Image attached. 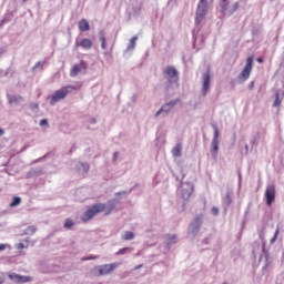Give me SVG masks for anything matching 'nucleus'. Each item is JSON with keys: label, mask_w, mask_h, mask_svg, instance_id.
Segmentation results:
<instances>
[{"label": "nucleus", "mask_w": 284, "mask_h": 284, "mask_svg": "<svg viewBox=\"0 0 284 284\" xmlns=\"http://www.w3.org/2000/svg\"><path fill=\"white\" fill-rule=\"evenodd\" d=\"M281 232V229L277 226L274 233V236L271 239V243H276V239H278V234Z\"/></svg>", "instance_id": "nucleus-24"}, {"label": "nucleus", "mask_w": 284, "mask_h": 284, "mask_svg": "<svg viewBox=\"0 0 284 284\" xmlns=\"http://www.w3.org/2000/svg\"><path fill=\"white\" fill-rule=\"evenodd\" d=\"M254 85H255V82L252 81V82L250 83V85H248V89H250V90H254Z\"/></svg>", "instance_id": "nucleus-34"}, {"label": "nucleus", "mask_w": 284, "mask_h": 284, "mask_svg": "<svg viewBox=\"0 0 284 284\" xmlns=\"http://www.w3.org/2000/svg\"><path fill=\"white\" fill-rule=\"evenodd\" d=\"M252 68H254V55H250L246 59V64L244 69L239 74V81L245 82L250 79V74H252Z\"/></svg>", "instance_id": "nucleus-4"}, {"label": "nucleus", "mask_w": 284, "mask_h": 284, "mask_svg": "<svg viewBox=\"0 0 284 284\" xmlns=\"http://www.w3.org/2000/svg\"><path fill=\"white\" fill-rule=\"evenodd\" d=\"M105 210V204L98 203L92 205L89 210L85 211V213L82 215V221L87 223V221H90L97 216V214H101Z\"/></svg>", "instance_id": "nucleus-2"}, {"label": "nucleus", "mask_w": 284, "mask_h": 284, "mask_svg": "<svg viewBox=\"0 0 284 284\" xmlns=\"http://www.w3.org/2000/svg\"><path fill=\"white\" fill-rule=\"evenodd\" d=\"M40 125H42V126H43V125H48V120H45V119L41 120V121H40Z\"/></svg>", "instance_id": "nucleus-32"}, {"label": "nucleus", "mask_w": 284, "mask_h": 284, "mask_svg": "<svg viewBox=\"0 0 284 284\" xmlns=\"http://www.w3.org/2000/svg\"><path fill=\"white\" fill-rule=\"evenodd\" d=\"M6 250V244H0V252H3Z\"/></svg>", "instance_id": "nucleus-36"}, {"label": "nucleus", "mask_w": 284, "mask_h": 284, "mask_svg": "<svg viewBox=\"0 0 284 284\" xmlns=\"http://www.w3.org/2000/svg\"><path fill=\"white\" fill-rule=\"evenodd\" d=\"M30 108H31V110H37V109H39V104L38 103H31Z\"/></svg>", "instance_id": "nucleus-30"}, {"label": "nucleus", "mask_w": 284, "mask_h": 284, "mask_svg": "<svg viewBox=\"0 0 284 284\" xmlns=\"http://www.w3.org/2000/svg\"><path fill=\"white\" fill-rule=\"evenodd\" d=\"M220 8L221 12L231 17V14H234V12L241 8V4L235 2L232 7H230V0H220Z\"/></svg>", "instance_id": "nucleus-5"}, {"label": "nucleus", "mask_w": 284, "mask_h": 284, "mask_svg": "<svg viewBox=\"0 0 284 284\" xmlns=\"http://www.w3.org/2000/svg\"><path fill=\"white\" fill-rule=\"evenodd\" d=\"M122 239L123 241H132L134 239V233H132V231H126Z\"/></svg>", "instance_id": "nucleus-20"}, {"label": "nucleus", "mask_w": 284, "mask_h": 284, "mask_svg": "<svg viewBox=\"0 0 284 284\" xmlns=\"http://www.w3.org/2000/svg\"><path fill=\"white\" fill-rule=\"evenodd\" d=\"M130 247H123V248H120L116 253H115V256H121L123 254H125V252H129Z\"/></svg>", "instance_id": "nucleus-25"}, {"label": "nucleus", "mask_w": 284, "mask_h": 284, "mask_svg": "<svg viewBox=\"0 0 284 284\" xmlns=\"http://www.w3.org/2000/svg\"><path fill=\"white\" fill-rule=\"evenodd\" d=\"M164 74L169 81V85L171 83H179V71L174 67H166Z\"/></svg>", "instance_id": "nucleus-7"}, {"label": "nucleus", "mask_w": 284, "mask_h": 284, "mask_svg": "<svg viewBox=\"0 0 284 284\" xmlns=\"http://www.w3.org/2000/svg\"><path fill=\"white\" fill-rule=\"evenodd\" d=\"M172 239H173V241H174V239H176V236L173 235Z\"/></svg>", "instance_id": "nucleus-43"}, {"label": "nucleus", "mask_w": 284, "mask_h": 284, "mask_svg": "<svg viewBox=\"0 0 284 284\" xmlns=\"http://www.w3.org/2000/svg\"><path fill=\"white\" fill-rule=\"evenodd\" d=\"M27 1H29V0H23V3H26Z\"/></svg>", "instance_id": "nucleus-44"}, {"label": "nucleus", "mask_w": 284, "mask_h": 284, "mask_svg": "<svg viewBox=\"0 0 284 284\" xmlns=\"http://www.w3.org/2000/svg\"><path fill=\"white\" fill-rule=\"evenodd\" d=\"M176 103H179V100H173V101L169 102L166 105H164L162 109H160V110L156 112L155 116H159V114H161V113L163 112V110H165V108H168V106L174 108V105H175Z\"/></svg>", "instance_id": "nucleus-17"}, {"label": "nucleus", "mask_w": 284, "mask_h": 284, "mask_svg": "<svg viewBox=\"0 0 284 284\" xmlns=\"http://www.w3.org/2000/svg\"><path fill=\"white\" fill-rule=\"evenodd\" d=\"M93 45L92 40L84 38L75 43V48H83V50H91Z\"/></svg>", "instance_id": "nucleus-11"}, {"label": "nucleus", "mask_w": 284, "mask_h": 284, "mask_svg": "<svg viewBox=\"0 0 284 284\" xmlns=\"http://www.w3.org/2000/svg\"><path fill=\"white\" fill-rule=\"evenodd\" d=\"M23 101V97L21 95H11L9 97V104L10 105H19Z\"/></svg>", "instance_id": "nucleus-15"}, {"label": "nucleus", "mask_w": 284, "mask_h": 284, "mask_svg": "<svg viewBox=\"0 0 284 284\" xmlns=\"http://www.w3.org/2000/svg\"><path fill=\"white\" fill-rule=\"evenodd\" d=\"M3 52H6L3 49H0V54H3Z\"/></svg>", "instance_id": "nucleus-40"}, {"label": "nucleus", "mask_w": 284, "mask_h": 284, "mask_svg": "<svg viewBox=\"0 0 284 284\" xmlns=\"http://www.w3.org/2000/svg\"><path fill=\"white\" fill-rule=\"evenodd\" d=\"M71 90H77L73 85H67L55 91L54 94L50 97L51 105H55L59 101H63L68 94H70Z\"/></svg>", "instance_id": "nucleus-1"}, {"label": "nucleus", "mask_w": 284, "mask_h": 284, "mask_svg": "<svg viewBox=\"0 0 284 284\" xmlns=\"http://www.w3.org/2000/svg\"><path fill=\"white\" fill-rule=\"evenodd\" d=\"M141 267H143V264L135 266L134 270H141Z\"/></svg>", "instance_id": "nucleus-38"}, {"label": "nucleus", "mask_w": 284, "mask_h": 284, "mask_svg": "<svg viewBox=\"0 0 284 284\" xmlns=\"http://www.w3.org/2000/svg\"><path fill=\"white\" fill-rule=\"evenodd\" d=\"M265 199H266V205H268V207L276 200V186L274 184H270L266 186Z\"/></svg>", "instance_id": "nucleus-8"}, {"label": "nucleus", "mask_w": 284, "mask_h": 284, "mask_svg": "<svg viewBox=\"0 0 284 284\" xmlns=\"http://www.w3.org/2000/svg\"><path fill=\"white\" fill-rule=\"evenodd\" d=\"M8 278L14 283H31L32 277L26 275H19L17 273H9Z\"/></svg>", "instance_id": "nucleus-9"}, {"label": "nucleus", "mask_w": 284, "mask_h": 284, "mask_svg": "<svg viewBox=\"0 0 284 284\" xmlns=\"http://www.w3.org/2000/svg\"><path fill=\"white\" fill-rule=\"evenodd\" d=\"M211 212L214 216L219 215V209L217 207H212Z\"/></svg>", "instance_id": "nucleus-29"}, {"label": "nucleus", "mask_w": 284, "mask_h": 284, "mask_svg": "<svg viewBox=\"0 0 284 284\" xmlns=\"http://www.w3.org/2000/svg\"><path fill=\"white\" fill-rule=\"evenodd\" d=\"M181 150H182V145L181 143H178L173 150H172V154L173 156H181Z\"/></svg>", "instance_id": "nucleus-19"}, {"label": "nucleus", "mask_w": 284, "mask_h": 284, "mask_svg": "<svg viewBox=\"0 0 284 284\" xmlns=\"http://www.w3.org/2000/svg\"><path fill=\"white\" fill-rule=\"evenodd\" d=\"M116 156H119V153H114V159H116Z\"/></svg>", "instance_id": "nucleus-41"}, {"label": "nucleus", "mask_w": 284, "mask_h": 284, "mask_svg": "<svg viewBox=\"0 0 284 284\" xmlns=\"http://www.w3.org/2000/svg\"><path fill=\"white\" fill-rule=\"evenodd\" d=\"M212 156L216 159L219 154V140H212V150H211Z\"/></svg>", "instance_id": "nucleus-16"}, {"label": "nucleus", "mask_w": 284, "mask_h": 284, "mask_svg": "<svg viewBox=\"0 0 284 284\" xmlns=\"http://www.w3.org/2000/svg\"><path fill=\"white\" fill-rule=\"evenodd\" d=\"M74 226V222L71 219H67L64 222L65 230H71Z\"/></svg>", "instance_id": "nucleus-23"}, {"label": "nucleus", "mask_w": 284, "mask_h": 284, "mask_svg": "<svg viewBox=\"0 0 284 284\" xmlns=\"http://www.w3.org/2000/svg\"><path fill=\"white\" fill-rule=\"evenodd\" d=\"M257 63H263V58H257Z\"/></svg>", "instance_id": "nucleus-39"}, {"label": "nucleus", "mask_w": 284, "mask_h": 284, "mask_svg": "<svg viewBox=\"0 0 284 284\" xmlns=\"http://www.w3.org/2000/svg\"><path fill=\"white\" fill-rule=\"evenodd\" d=\"M190 195H191V193H187V194L182 193L183 199H190Z\"/></svg>", "instance_id": "nucleus-35"}, {"label": "nucleus", "mask_w": 284, "mask_h": 284, "mask_svg": "<svg viewBox=\"0 0 284 284\" xmlns=\"http://www.w3.org/2000/svg\"><path fill=\"white\" fill-rule=\"evenodd\" d=\"M21 204V197H13L12 202L10 203V207H17V205Z\"/></svg>", "instance_id": "nucleus-22"}, {"label": "nucleus", "mask_w": 284, "mask_h": 284, "mask_svg": "<svg viewBox=\"0 0 284 284\" xmlns=\"http://www.w3.org/2000/svg\"><path fill=\"white\" fill-rule=\"evenodd\" d=\"M139 39V37L134 36L132 39H131V43L134 45V43H136V40Z\"/></svg>", "instance_id": "nucleus-31"}, {"label": "nucleus", "mask_w": 284, "mask_h": 284, "mask_svg": "<svg viewBox=\"0 0 284 284\" xmlns=\"http://www.w3.org/2000/svg\"><path fill=\"white\" fill-rule=\"evenodd\" d=\"M281 103H283V101L281 100V93L277 91L275 93V101L273 103V108H281Z\"/></svg>", "instance_id": "nucleus-18"}, {"label": "nucleus", "mask_w": 284, "mask_h": 284, "mask_svg": "<svg viewBox=\"0 0 284 284\" xmlns=\"http://www.w3.org/2000/svg\"><path fill=\"white\" fill-rule=\"evenodd\" d=\"M6 134V131L3 129H0V136H3Z\"/></svg>", "instance_id": "nucleus-37"}, {"label": "nucleus", "mask_w": 284, "mask_h": 284, "mask_svg": "<svg viewBox=\"0 0 284 284\" xmlns=\"http://www.w3.org/2000/svg\"><path fill=\"white\" fill-rule=\"evenodd\" d=\"M100 41H101V48H102V50H106V49H108V42H106V40H105V34H102V36L100 37Z\"/></svg>", "instance_id": "nucleus-21"}, {"label": "nucleus", "mask_w": 284, "mask_h": 284, "mask_svg": "<svg viewBox=\"0 0 284 284\" xmlns=\"http://www.w3.org/2000/svg\"><path fill=\"white\" fill-rule=\"evenodd\" d=\"M119 265V263H111L97 266L95 270L98 271V276H105L108 274H112V272L115 271Z\"/></svg>", "instance_id": "nucleus-6"}, {"label": "nucleus", "mask_w": 284, "mask_h": 284, "mask_svg": "<svg viewBox=\"0 0 284 284\" xmlns=\"http://www.w3.org/2000/svg\"><path fill=\"white\" fill-rule=\"evenodd\" d=\"M213 141H219V128L214 126V136H213Z\"/></svg>", "instance_id": "nucleus-27"}, {"label": "nucleus", "mask_w": 284, "mask_h": 284, "mask_svg": "<svg viewBox=\"0 0 284 284\" xmlns=\"http://www.w3.org/2000/svg\"><path fill=\"white\" fill-rule=\"evenodd\" d=\"M3 283V280L2 278H0V284H2Z\"/></svg>", "instance_id": "nucleus-42"}, {"label": "nucleus", "mask_w": 284, "mask_h": 284, "mask_svg": "<svg viewBox=\"0 0 284 284\" xmlns=\"http://www.w3.org/2000/svg\"><path fill=\"white\" fill-rule=\"evenodd\" d=\"M210 81H211L210 73H205L203 75V89H202L204 97L207 94V92H210Z\"/></svg>", "instance_id": "nucleus-12"}, {"label": "nucleus", "mask_w": 284, "mask_h": 284, "mask_svg": "<svg viewBox=\"0 0 284 284\" xmlns=\"http://www.w3.org/2000/svg\"><path fill=\"white\" fill-rule=\"evenodd\" d=\"M202 219H203V215L195 216L194 222L191 224L193 234H196V232H199V230L201 229Z\"/></svg>", "instance_id": "nucleus-13"}, {"label": "nucleus", "mask_w": 284, "mask_h": 284, "mask_svg": "<svg viewBox=\"0 0 284 284\" xmlns=\"http://www.w3.org/2000/svg\"><path fill=\"white\" fill-rule=\"evenodd\" d=\"M95 258H99V255H91L89 257H82V261H95Z\"/></svg>", "instance_id": "nucleus-28"}, {"label": "nucleus", "mask_w": 284, "mask_h": 284, "mask_svg": "<svg viewBox=\"0 0 284 284\" xmlns=\"http://www.w3.org/2000/svg\"><path fill=\"white\" fill-rule=\"evenodd\" d=\"M24 248H26V245L23 243L18 244V250H24Z\"/></svg>", "instance_id": "nucleus-33"}, {"label": "nucleus", "mask_w": 284, "mask_h": 284, "mask_svg": "<svg viewBox=\"0 0 284 284\" xmlns=\"http://www.w3.org/2000/svg\"><path fill=\"white\" fill-rule=\"evenodd\" d=\"M80 32H88L90 30V22L87 19H81L78 23Z\"/></svg>", "instance_id": "nucleus-14"}, {"label": "nucleus", "mask_w": 284, "mask_h": 284, "mask_svg": "<svg viewBox=\"0 0 284 284\" xmlns=\"http://www.w3.org/2000/svg\"><path fill=\"white\" fill-rule=\"evenodd\" d=\"M36 233H37V226L27 227V234H36Z\"/></svg>", "instance_id": "nucleus-26"}, {"label": "nucleus", "mask_w": 284, "mask_h": 284, "mask_svg": "<svg viewBox=\"0 0 284 284\" xmlns=\"http://www.w3.org/2000/svg\"><path fill=\"white\" fill-rule=\"evenodd\" d=\"M83 70H88V63L82 60L79 64L72 67L70 71V77H77L79 72H83Z\"/></svg>", "instance_id": "nucleus-10"}, {"label": "nucleus", "mask_w": 284, "mask_h": 284, "mask_svg": "<svg viewBox=\"0 0 284 284\" xmlns=\"http://www.w3.org/2000/svg\"><path fill=\"white\" fill-rule=\"evenodd\" d=\"M207 14V0H200L195 12V23L201 26Z\"/></svg>", "instance_id": "nucleus-3"}]
</instances>
